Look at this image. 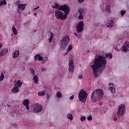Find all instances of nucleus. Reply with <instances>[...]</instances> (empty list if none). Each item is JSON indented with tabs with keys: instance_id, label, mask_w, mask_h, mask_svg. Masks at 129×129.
<instances>
[{
	"instance_id": "nucleus-1",
	"label": "nucleus",
	"mask_w": 129,
	"mask_h": 129,
	"mask_svg": "<svg viewBox=\"0 0 129 129\" xmlns=\"http://www.w3.org/2000/svg\"><path fill=\"white\" fill-rule=\"evenodd\" d=\"M105 58L111 59L112 58V54L106 53L105 57L99 55L95 58L94 63L91 68H92L95 78L98 77V75H100L103 72V70L106 68L107 61Z\"/></svg>"
},
{
	"instance_id": "nucleus-2",
	"label": "nucleus",
	"mask_w": 129,
	"mask_h": 129,
	"mask_svg": "<svg viewBox=\"0 0 129 129\" xmlns=\"http://www.w3.org/2000/svg\"><path fill=\"white\" fill-rule=\"evenodd\" d=\"M104 92L100 89L95 90L92 93L91 96V100L93 103H95L97 101L102 99Z\"/></svg>"
},
{
	"instance_id": "nucleus-3",
	"label": "nucleus",
	"mask_w": 129,
	"mask_h": 129,
	"mask_svg": "<svg viewBox=\"0 0 129 129\" xmlns=\"http://www.w3.org/2000/svg\"><path fill=\"white\" fill-rule=\"evenodd\" d=\"M70 42V37L68 35H66L60 41V47L61 49H65L67 47V45Z\"/></svg>"
},
{
	"instance_id": "nucleus-4",
	"label": "nucleus",
	"mask_w": 129,
	"mask_h": 129,
	"mask_svg": "<svg viewBox=\"0 0 129 129\" xmlns=\"http://www.w3.org/2000/svg\"><path fill=\"white\" fill-rule=\"evenodd\" d=\"M78 97L80 101L85 103L86 102V98L87 97V93L83 89H81L79 93Z\"/></svg>"
},
{
	"instance_id": "nucleus-5",
	"label": "nucleus",
	"mask_w": 129,
	"mask_h": 129,
	"mask_svg": "<svg viewBox=\"0 0 129 129\" xmlns=\"http://www.w3.org/2000/svg\"><path fill=\"white\" fill-rule=\"evenodd\" d=\"M58 10L59 11H62V12H63V13H64V15L67 18L70 13V8L69 7V6H68V5L66 4L59 7Z\"/></svg>"
},
{
	"instance_id": "nucleus-6",
	"label": "nucleus",
	"mask_w": 129,
	"mask_h": 129,
	"mask_svg": "<svg viewBox=\"0 0 129 129\" xmlns=\"http://www.w3.org/2000/svg\"><path fill=\"white\" fill-rule=\"evenodd\" d=\"M55 17L57 20H61V21H65L67 19L64 13L59 10L55 12Z\"/></svg>"
},
{
	"instance_id": "nucleus-7",
	"label": "nucleus",
	"mask_w": 129,
	"mask_h": 129,
	"mask_svg": "<svg viewBox=\"0 0 129 129\" xmlns=\"http://www.w3.org/2000/svg\"><path fill=\"white\" fill-rule=\"evenodd\" d=\"M125 106L123 104H121L119 106V108L117 112L118 118H119L120 116H123V115H124V113H125Z\"/></svg>"
},
{
	"instance_id": "nucleus-8",
	"label": "nucleus",
	"mask_w": 129,
	"mask_h": 129,
	"mask_svg": "<svg viewBox=\"0 0 129 129\" xmlns=\"http://www.w3.org/2000/svg\"><path fill=\"white\" fill-rule=\"evenodd\" d=\"M83 26H84V22L83 21L79 22L78 25L76 27L77 33H81L82 32H83V30H84Z\"/></svg>"
},
{
	"instance_id": "nucleus-9",
	"label": "nucleus",
	"mask_w": 129,
	"mask_h": 129,
	"mask_svg": "<svg viewBox=\"0 0 129 129\" xmlns=\"http://www.w3.org/2000/svg\"><path fill=\"white\" fill-rule=\"evenodd\" d=\"M121 51H122V52H125L126 53V52H128L129 51V42L126 41H125L122 47L120 49Z\"/></svg>"
},
{
	"instance_id": "nucleus-10",
	"label": "nucleus",
	"mask_w": 129,
	"mask_h": 129,
	"mask_svg": "<svg viewBox=\"0 0 129 129\" xmlns=\"http://www.w3.org/2000/svg\"><path fill=\"white\" fill-rule=\"evenodd\" d=\"M43 109V107L40 104H36L34 106V112H41Z\"/></svg>"
},
{
	"instance_id": "nucleus-11",
	"label": "nucleus",
	"mask_w": 129,
	"mask_h": 129,
	"mask_svg": "<svg viewBox=\"0 0 129 129\" xmlns=\"http://www.w3.org/2000/svg\"><path fill=\"white\" fill-rule=\"evenodd\" d=\"M69 71L71 73L74 71V61L73 59L70 60L69 63Z\"/></svg>"
},
{
	"instance_id": "nucleus-12",
	"label": "nucleus",
	"mask_w": 129,
	"mask_h": 129,
	"mask_svg": "<svg viewBox=\"0 0 129 129\" xmlns=\"http://www.w3.org/2000/svg\"><path fill=\"white\" fill-rule=\"evenodd\" d=\"M109 90L112 93H115V87H114V84L113 83H109Z\"/></svg>"
},
{
	"instance_id": "nucleus-13",
	"label": "nucleus",
	"mask_w": 129,
	"mask_h": 129,
	"mask_svg": "<svg viewBox=\"0 0 129 129\" xmlns=\"http://www.w3.org/2000/svg\"><path fill=\"white\" fill-rule=\"evenodd\" d=\"M29 103H30V101L28 99H26L23 101V104L26 107V109L29 110L30 109V107H29Z\"/></svg>"
},
{
	"instance_id": "nucleus-14",
	"label": "nucleus",
	"mask_w": 129,
	"mask_h": 129,
	"mask_svg": "<svg viewBox=\"0 0 129 129\" xmlns=\"http://www.w3.org/2000/svg\"><path fill=\"white\" fill-rule=\"evenodd\" d=\"M19 55H20V52L19 51V50H16L13 51L12 53V57L13 59H15L19 57Z\"/></svg>"
},
{
	"instance_id": "nucleus-15",
	"label": "nucleus",
	"mask_w": 129,
	"mask_h": 129,
	"mask_svg": "<svg viewBox=\"0 0 129 129\" xmlns=\"http://www.w3.org/2000/svg\"><path fill=\"white\" fill-rule=\"evenodd\" d=\"M9 52V49L8 48H3L2 51H0V57H3L5 56Z\"/></svg>"
},
{
	"instance_id": "nucleus-16",
	"label": "nucleus",
	"mask_w": 129,
	"mask_h": 129,
	"mask_svg": "<svg viewBox=\"0 0 129 129\" xmlns=\"http://www.w3.org/2000/svg\"><path fill=\"white\" fill-rule=\"evenodd\" d=\"M26 6H27V4H19L18 5V8L22 10V11H25V9H26Z\"/></svg>"
},
{
	"instance_id": "nucleus-17",
	"label": "nucleus",
	"mask_w": 129,
	"mask_h": 129,
	"mask_svg": "<svg viewBox=\"0 0 129 129\" xmlns=\"http://www.w3.org/2000/svg\"><path fill=\"white\" fill-rule=\"evenodd\" d=\"M20 89H19V87H14L12 90V92H14L15 93H17V92H19V91Z\"/></svg>"
},
{
	"instance_id": "nucleus-18",
	"label": "nucleus",
	"mask_w": 129,
	"mask_h": 129,
	"mask_svg": "<svg viewBox=\"0 0 129 129\" xmlns=\"http://www.w3.org/2000/svg\"><path fill=\"white\" fill-rule=\"evenodd\" d=\"M60 7V5H59L58 4H57V3H55L54 4V5H52L51 6V8H52V9H59V8Z\"/></svg>"
},
{
	"instance_id": "nucleus-19",
	"label": "nucleus",
	"mask_w": 129,
	"mask_h": 129,
	"mask_svg": "<svg viewBox=\"0 0 129 129\" xmlns=\"http://www.w3.org/2000/svg\"><path fill=\"white\" fill-rule=\"evenodd\" d=\"M16 85L18 87H22V85H23V82H21V80H18Z\"/></svg>"
},
{
	"instance_id": "nucleus-20",
	"label": "nucleus",
	"mask_w": 129,
	"mask_h": 129,
	"mask_svg": "<svg viewBox=\"0 0 129 129\" xmlns=\"http://www.w3.org/2000/svg\"><path fill=\"white\" fill-rule=\"evenodd\" d=\"M33 80H34L36 84H38V83H39V78L37 77V75H35L34 76Z\"/></svg>"
},
{
	"instance_id": "nucleus-21",
	"label": "nucleus",
	"mask_w": 129,
	"mask_h": 129,
	"mask_svg": "<svg viewBox=\"0 0 129 129\" xmlns=\"http://www.w3.org/2000/svg\"><path fill=\"white\" fill-rule=\"evenodd\" d=\"M45 94H46V91H40L38 93L39 96H44Z\"/></svg>"
},
{
	"instance_id": "nucleus-22",
	"label": "nucleus",
	"mask_w": 129,
	"mask_h": 129,
	"mask_svg": "<svg viewBox=\"0 0 129 129\" xmlns=\"http://www.w3.org/2000/svg\"><path fill=\"white\" fill-rule=\"evenodd\" d=\"M12 31L13 32L14 35H18V31H17V29L15 28V27H12Z\"/></svg>"
},
{
	"instance_id": "nucleus-23",
	"label": "nucleus",
	"mask_w": 129,
	"mask_h": 129,
	"mask_svg": "<svg viewBox=\"0 0 129 129\" xmlns=\"http://www.w3.org/2000/svg\"><path fill=\"white\" fill-rule=\"evenodd\" d=\"M106 12L108 13H111L110 11V5H108L106 7Z\"/></svg>"
},
{
	"instance_id": "nucleus-24",
	"label": "nucleus",
	"mask_w": 129,
	"mask_h": 129,
	"mask_svg": "<svg viewBox=\"0 0 129 129\" xmlns=\"http://www.w3.org/2000/svg\"><path fill=\"white\" fill-rule=\"evenodd\" d=\"M54 37V33H50V38L48 39L49 40V43H51L52 42V41L53 40V38Z\"/></svg>"
},
{
	"instance_id": "nucleus-25",
	"label": "nucleus",
	"mask_w": 129,
	"mask_h": 129,
	"mask_svg": "<svg viewBox=\"0 0 129 129\" xmlns=\"http://www.w3.org/2000/svg\"><path fill=\"white\" fill-rule=\"evenodd\" d=\"M3 5H7V1L6 0L1 1L0 2V7H3Z\"/></svg>"
},
{
	"instance_id": "nucleus-26",
	"label": "nucleus",
	"mask_w": 129,
	"mask_h": 129,
	"mask_svg": "<svg viewBox=\"0 0 129 129\" xmlns=\"http://www.w3.org/2000/svg\"><path fill=\"white\" fill-rule=\"evenodd\" d=\"M73 49V46H72V45L70 44L68 46V48L67 50V53H68V52H70V51H71V50Z\"/></svg>"
},
{
	"instance_id": "nucleus-27",
	"label": "nucleus",
	"mask_w": 129,
	"mask_h": 129,
	"mask_svg": "<svg viewBox=\"0 0 129 129\" xmlns=\"http://www.w3.org/2000/svg\"><path fill=\"white\" fill-rule=\"evenodd\" d=\"M56 96L58 98H61V97H62V93H61V92H57L56 93Z\"/></svg>"
},
{
	"instance_id": "nucleus-28",
	"label": "nucleus",
	"mask_w": 129,
	"mask_h": 129,
	"mask_svg": "<svg viewBox=\"0 0 129 129\" xmlns=\"http://www.w3.org/2000/svg\"><path fill=\"white\" fill-rule=\"evenodd\" d=\"M67 117L69 119H70V120H73V116L71 114H68L67 115Z\"/></svg>"
},
{
	"instance_id": "nucleus-29",
	"label": "nucleus",
	"mask_w": 129,
	"mask_h": 129,
	"mask_svg": "<svg viewBox=\"0 0 129 129\" xmlns=\"http://www.w3.org/2000/svg\"><path fill=\"white\" fill-rule=\"evenodd\" d=\"M113 26V21L112 20H111V21L109 23V24L107 25V27H112Z\"/></svg>"
},
{
	"instance_id": "nucleus-30",
	"label": "nucleus",
	"mask_w": 129,
	"mask_h": 129,
	"mask_svg": "<svg viewBox=\"0 0 129 129\" xmlns=\"http://www.w3.org/2000/svg\"><path fill=\"white\" fill-rule=\"evenodd\" d=\"M3 79H5V75L2 73L0 76V81H3Z\"/></svg>"
},
{
	"instance_id": "nucleus-31",
	"label": "nucleus",
	"mask_w": 129,
	"mask_h": 129,
	"mask_svg": "<svg viewBox=\"0 0 129 129\" xmlns=\"http://www.w3.org/2000/svg\"><path fill=\"white\" fill-rule=\"evenodd\" d=\"M78 12L80 15H82V14H83V12H84V10L82 8H80L78 9Z\"/></svg>"
},
{
	"instance_id": "nucleus-32",
	"label": "nucleus",
	"mask_w": 129,
	"mask_h": 129,
	"mask_svg": "<svg viewBox=\"0 0 129 129\" xmlns=\"http://www.w3.org/2000/svg\"><path fill=\"white\" fill-rule=\"evenodd\" d=\"M40 54H37L34 56V61H37L38 59H39V57L40 56Z\"/></svg>"
},
{
	"instance_id": "nucleus-33",
	"label": "nucleus",
	"mask_w": 129,
	"mask_h": 129,
	"mask_svg": "<svg viewBox=\"0 0 129 129\" xmlns=\"http://www.w3.org/2000/svg\"><path fill=\"white\" fill-rule=\"evenodd\" d=\"M30 71L31 72V73L32 74L33 76H34V75H35V70L33 69H30Z\"/></svg>"
},
{
	"instance_id": "nucleus-34",
	"label": "nucleus",
	"mask_w": 129,
	"mask_h": 129,
	"mask_svg": "<svg viewBox=\"0 0 129 129\" xmlns=\"http://www.w3.org/2000/svg\"><path fill=\"white\" fill-rule=\"evenodd\" d=\"M85 119H86V117H85V116H82L81 117L80 120H81V121H84V120H85Z\"/></svg>"
},
{
	"instance_id": "nucleus-35",
	"label": "nucleus",
	"mask_w": 129,
	"mask_h": 129,
	"mask_svg": "<svg viewBox=\"0 0 129 129\" xmlns=\"http://www.w3.org/2000/svg\"><path fill=\"white\" fill-rule=\"evenodd\" d=\"M18 13L19 14V17H21V15L22 14V10H21L19 8H18Z\"/></svg>"
},
{
	"instance_id": "nucleus-36",
	"label": "nucleus",
	"mask_w": 129,
	"mask_h": 129,
	"mask_svg": "<svg viewBox=\"0 0 129 129\" xmlns=\"http://www.w3.org/2000/svg\"><path fill=\"white\" fill-rule=\"evenodd\" d=\"M87 119L89 120V121L92 120V116L90 115L89 117H87Z\"/></svg>"
},
{
	"instance_id": "nucleus-37",
	"label": "nucleus",
	"mask_w": 129,
	"mask_h": 129,
	"mask_svg": "<svg viewBox=\"0 0 129 129\" xmlns=\"http://www.w3.org/2000/svg\"><path fill=\"white\" fill-rule=\"evenodd\" d=\"M79 19L80 20H83V15H82V14H80V15L79 16Z\"/></svg>"
},
{
	"instance_id": "nucleus-38",
	"label": "nucleus",
	"mask_w": 129,
	"mask_h": 129,
	"mask_svg": "<svg viewBox=\"0 0 129 129\" xmlns=\"http://www.w3.org/2000/svg\"><path fill=\"white\" fill-rule=\"evenodd\" d=\"M47 60H48V57L47 56H45L43 58V62H45L47 61Z\"/></svg>"
},
{
	"instance_id": "nucleus-39",
	"label": "nucleus",
	"mask_w": 129,
	"mask_h": 129,
	"mask_svg": "<svg viewBox=\"0 0 129 129\" xmlns=\"http://www.w3.org/2000/svg\"><path fill=\"white\" fill-rule=\"evenodd\" d=\"M39 61H42L43 60V57L41 56V54H40L38 58Z\"/></svg>"
},
{
	"instance_id": "nucleus-40",
	"label": "nucleus",
	"mask_w": 129,
	"mask_h": 129,
	"mask_svg": "<svg viewBox=\"0 0 129 129\" xmlns=\"http://www.w3.org/2000/svg\"><path fill=\"white\" fill-rule=\"evenodd\" d=\"M124 14H125V11H121V16H124Z\"/></svg>"
},
{
	"instance_id": "nucleus-41",
	"label": "nucleus",
	"mask_w": 129,
	"mask_h": 129,
	"mask_svg": "<svg viewBox=\"0 0 129 129\" xmlns=\"http://www.w3.org/2000/svg\"><path fill=\"white\" fill-rule=\"evenodd\" d=\"M79 79H82V78H83V76L82 75V74H81L79 76Z\"/></svg>"
},
{
	"instance_id": "nucleus-42",
	"label": "nucleus",
	"mask_w": 129,
	"mask_h": 129,
	"mask_svg": "<svg viewBox=\"0 0 129 129\" xmlns=\"http://www.w3.org/2000/svg\"><path fill=\"white\" fill-rule=\"evenodd\" d=\"M78 2L79 3V4H82V3H83V2H84V0H78Z\"/></svg>"
},
{
	"instance_id": "nucleus-43",
	"label": "nucleus",
	"mask_w": 129,
	"mask_h": 129,
	"mask_svg": "<svg viewBox=\"0 0 129 129\" xmlns=\"http://www.w3.org/2000/svg\"><path fill=\"white\" fill-rule=\"evenodd\" d=\"M115 50H116L117 51H118V52H119V49H118L117 46L115 47Z\"/></svg>"
},
{
	"instance_id": "nucleus-44",
	"label": "nucleus",
	"mask_w": 129,
	"mask_h": 129,
	"mask_svg": "<svg viewBox=\"0 0 129 129\" xmlns=\"http://www.w3.org/2000/svg\"><path fill=\"white\" fill-rule=\"evenodd\" d=\"M113 120H114V121H116L117 120V117H114Z\"/></svg>"
},
{
	"instance_id": "nucleus-45",
	"label": "nucleus",
	"mask_w": 129,
	"mask_h": 129,
	"mask_svg": "<svg viewBox=\"0 0 129 129\" xmlns=\"http://www.w3.org/2000/svg\"><path fill=\"white\" fill-rule=\"evenodd\" d=\"M39 8H40V7L37 6L36 8H35L34 9V11H36V10H38V9H39Z\"/></svg>"
},
{
	"instance_id": "nucleus-46",
	"label": "nucleus",
	"mask_w": 129,
	"mask_h": 129,
	"mask_svg": "<svg viewBox=\"0 0 129 129\" xmlns=\"http://www.w3.org/2000/svg\"><path fill=\"white\" fill-rule=\"evenodd\" d=\"M73 98H74V95H73L70 97V99H73Z\"/></svg>"
},
{
	"instance_id": "nucleus-47",
	"label": "nucleus",
	"mask_w": 129,
	"mask_h": 129,
	"mask_svg": "<svg viewBox=\"0 0 129 129\" xmlns=\"http://www.w3.org/2000/svg\"><path fill=\"white\" fill-rule=\"evenodd\" d=\"M42 71H46V68H42L41 69Z\"/></svg>"
},
{
	"instance_id": "nucleus-48",
	"label": "nucleus",
	"mask_w": 129,
	"mask_h": 129,
	"mask_svg": "<svg viewBox=\"0 0 129 129\" xmlns=\"http://www.w3.org/2000/svg\"><path fill=\"white\" fill-rule=\"evenodd\" d=\"M74 34L75 36H76V37H77V36H78V34H77V33L75 32Z\"/></svg>"
},
{
	"instance_id": "nucleus-49",
	"label": "nucleus",
	"mask_w": 129,
	"mask_h": 129,
	"mask_svg": "<svg viewBox=\"0 0 129 129\" xmlns=\"http://www.w3.org/2000/svg\"><path fill=\"white\" fill-rule=\"evenodd\" d=\"M2 47H3V44L0 43V49L2 48Z\"/></svg>"
},
{
	"instance_id": "nucleus-50",
	"label": "nucleus",
	"mask_w": 129,
	"mask_h": 129,
	"mask_svg": "<svg viewBox=\"0 0 129 129\" xmlns=\"http://www.w3.org/2000/svg\"><path fill=\"white\" fill-rule=\"evenodd\" d=\"M19 3H21V2L20 1V0H18V1L17 2V4H19Z\"/></svg>"
},
{
	"instance_id": "nucleus-51",
	"label": "nucleus",
	"mask_w": 129,
	"mask_h": 129,
	"mask_svg": "<svg viewBox=\"0 0 129 129\" xmlns=\"http://www.w3.org/2000/svg\"><path fill=\"white\" fill-rule=\"evenodd\" d=\"M67 54H68V52H67V51L64 53V55H67Z\"/></svg>"
},
{
	"instance_id": "nucleus-52",
	"label": "nucleus",
	"mask_w": 129,
	"mask_h": 129,
	"mask_svg": "<svg viewBox=\"0 0 129 129\" xmlns=\"http://www.w3.org/2000/svg\"><path fill=\"white\" fill-rule=\"evenodd\" d=\"M13 125H14V126H17V124H13Z\"/></svg>"
},
{
	"instance_id": "nucleus-53",
	"label": "nucleus",
	"mask_w": 129,
	"mask_h": 129,
	"mask_svg": "<svg viewBox=\"0 0 129 129\" xmlns=\"http://www.w3.org/2000/svg\"><path fill=\"white\" fill-rule=\"evenodd\" d=\"M34 16H37V13H34Z\"/></svg>"
},
{
	"instance_id": "nucleus-54",
	"label": "nucleus",
	"mask_w": 129,
	"mask_h": 129,
	"mask_svg": "<svg viewBox=\"0 0 129 129\" xmlns=\"http://www.w3.org/2000/svg\"><path fill=\"white\" fill-rule=\"evenodd\" d=\"M47 98H49V96H47Z\"/></svg>"
}]
</instances>
